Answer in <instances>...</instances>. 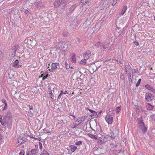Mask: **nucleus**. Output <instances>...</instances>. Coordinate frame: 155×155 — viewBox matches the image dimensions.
<instances>
[{
	"mask_svg": "<svg viewBox=\"0 0 155 155\" xmlns=\"http://www.w3.org/2000/svg\"><path fill=\"white\" fill-rule=\"evenodd\" d=\"M12 118L10 111L7 112V114L3 118L2 120L1 121V124L4 126V128L8 127L9 129L11 128L12 122Z\"/></svg>",
	"mask_w": 155,
	"mask_h": 155,
	"instance_id": "f257e3e1",
	"label": "nucleus"
},
{
	"mask_svg": "<svg viewBox=\"0 0 155 155\" xmlns=\"http://www.w3.org/2000/svg\"><path fill=\"white\" fill-rule=\"evenodd\" d=\"M109 111L110 112H111V114L110 115V114L109 112H108L107 114L105 117V119L106 121L108 124H112L113 120V117L112 116L114 114V110L113 108L109 109Z\"/></svg>",
	"mask_w": 155,
	"mask_h": 155,
	"instance_id": "f03ea898",
	"label": "nucleus"
},
{
	"mask_svg": "<svg viewBox=\"0 0 155 155\" xmlns=\"http://www.w3.org/2000/svg\"><path fill=\"white\" fill-rule=\"evenodd\" d=\"M139 125L138 126L139 129L141 130L143 133H145L147 130V128L144 125L143 122L142 121H140Z\"/></svg>",
	"mask_w": 155,
	"mask_h": 155,
	"instance_id": "7ed1b4c3",
	"label": "nucleus"
},
{
	"mask_svg": "<svg viewBox=\"0 0 155 155\" xmlns=\"http://www.w3.org/2000/svg\"><path fill=\"white\" fill-rule=\"evenodd\" d=\"M93 16V13L92 12H89L87 13L86 17V19L87 20V21L85 22L84 23H88V25H90V23L89 20L90 19H91Z\"/></svg>",
	"mask_w": 155,
	"mask_h": 155,
	"instance_id": "20e7f679",
	"label": "nucleus"
},
{
	"mask_svg": "<svg viewBox=\"0 0 155 155\" xmlns=\"http://www.w3.org/2000/svg\"><path fill=\"white\" fill-rule=\"evenodd\" d=\"M154 97V96L149 93H147L146 94L145 98L147 101L150 102Z\"/></svg>",
	"mask_w": 155,
	"mask_h": 155,
	"instance_id": "39448f33",
	"label": "nucleus"
},
{
	"mask_svg": "<svg viewBox=\"0 0 155 155\" xmlns=\"http://www.w3.org/2000/svg\"><path fill=\"white\" fill-rule=\"evenodd\" d=\"M59 64L58 63H52L51 65V68L50 69V71L51 72H53L54 71L55 69H56L58 66H59Z\"/></svg>",
	"mask_w": 155,
	"mask_h": 155,
	"instance_id": "423d86ee",
	"label": "nucleus"
},
{
	"mask_svg": "<svg viewBox=\"0 0 155 155\" xmlns=\"http://www.w3.org/2000/svg\"><path fill=\"white\" fill-rule=\"evenodd\" d=\"M38 148V145H35V149H31L30 152H29L31 155L36 154L38 152L37 151Z\"/></svg>",
	"mask_w": 155,
	"mask_h": 155,
	"instance_id": "0eeeda50",
	"label": "nucleus"
},
{
	"mask_svg": "<svg viewBox=\"0 0 155 155\" xmlns=\"http://www.w3.org/2000/svg\"><path fill=\"white\" fill-rule=\"evenodd\" d=\"M91 52L90 50L86 51L83 54L84 58L85 60L88 59L91 56Z\"/></svg>",
	"mask_w": 155,
	"mask_h": 155,
	"instance_id": "6e6552de",
	"label": "nucleus"
},
{
	"mask_svg": "<svg viewBox=\"0 0 155 155\" xmlns=\"http://www.w3.org/2000/svg\"><path fill=\"white\" fill-rule=\"evenodd\" d=\"M85 109L87 110H89V111L92 113L89 116V117L90 116L93 117H96V116L97 115V112H96L94 110L90 109L88 107H86Z\"/></svg>",
	"mask_w": 155,
	"mask_h": 155,
	"instance_id": "1a4fd4ad",
	"label": "nucleus"
},
{
	"mask_svg": "<svg viewBox=\"0 0 155 155\" xmlns=\"http://www.w3.org/2000/svg\"><path fill=\"white\" fill-rule=\"evenodd\" d=\"M70 46V44L68 42H66L64 44H62L61 46V48L64 51L67 50Z\"/></svg>",
	"mask_w": 155,
	"mask_h": 155,
	"instance_id": "9d476101",
	"label": "nucleus"
},
{
	"mask_svg": "<svg viewBox=\"0 0 155 155\" xmlns=\"http://www.w3.org/2000/svg\"><path fill=\"white\" fill-rule=\"evenodd\" d=\"M125 70L126 73L132 72V69L131 68V66L129 65H126L125 67Z\"/></svg>",
	"mask_w": 155,
	"mask_h": 155,
	"instance_id": "9b49d317",
	"label": "nucleus"
},
{
	"mask_svg": "<svg viewBox=\"0 0 155 155\" xmlns=\"http://www.w3.org/2000/svg\"><path fill=\"white\" fill-rule=\"evenodd\" d=\"M86 119V117L85 116H82L81 117L78 118L77 120L75 121L76 122H77L79 123V124H81L82 122L84 121Z\"/></svg>",
	"mask_w": 155,
	"mask_h": 155,
	"instance_id": "f8f14e48",
	"label": "nucleus"
},
{
	"mask_svg": "<svg viewBox=\"0 0 155 155\" xmlns=\"http://www.w3.org/2000/svg\"><path fill=\"white\" fill-rule=\"evenodd\" d=\"M61 0H55L54 3V6L55 7H58L60 6L61 4L63 3V2H62L61 1Z\"/></svg>",
	"mask_w": 155,
	"mask_h": 155,
	"instance_id": "ddd939ff",
	"label": "nucleus"
},
{
	"mask_svg": "<svg viewBox=\"0 0 155 155\" xmlns=\"http://www.w3.org/2000/svg\"><path fill=\"white\" fill-rule=\"evenodd\" d=\"M19 61L18 60H16L12 64L13 66L16 68H18L20 67L21 66V65H20L18 64Z\"/></svg>",
	"mask_w": 155,
	"mask_h": 155,
	"instance_id": "4468645a",
	"label": "nucleus"
},
{
	"mask_svg": "<svg viewBox=\"0 0 155 155\" xmlns=\"http://www.w3.org/2000/svg\"><path fill=\"white\" fill-rule=\"evenodd\" d=\"M48 76V74L46 72H44L43 74H41V77H43L42 80H44L46 78H47Z\"/></svg>",
	"mask_w": 155,
	"mask_h": 155,
	"instance_id": "2eb2a0df",
	"label": "nucleus"
},
{
	"mask_svg": "<svg viewBox=\"0 0 155 155\" xmlns=\"http://www.w3.org/2000/svg\"><path fill=\"white\" fill-rule=\"evenodd\" d=\"M48 91L49 93V94L50 95V96L51 99H52L53 100H54V94H53L52 91V90H51L50 88H48Z\"/></svg>",
	"mask_w": 155,
	"mask_h": 155,
	"instance_id": "dca6fc26",
	"label": "nucleus"
},
{
	"mask_svg": "<svg viewBox=\"0 0 155 155\" xmlns=\"http://www.w3.org/2000/svg\"><path fill=\"white\" fill-rule=\"evenodd\" d=\"M153 106L149 103L147 104L146 105V108L148 110H151L153 109Z\"/></svg>",
	"mask_w": 155,
	"mask_h": 155,
	"instance_id": "f3484780",
	"label": "nucleus"
},
{
	"mask_svg": "<svg viewBox=\"0 0 155 155\" xmlns=\"http://www.w3.org/2000/svg\"><path fill=\"white\" fill-rule=\"evenodd\" d=\"M71 61L73 63H75L76 62V58L75 54L74 53H73L72 54V55L71 57Z\"/></svg>",
	"mask_w": 155,
	"mask_h": 155,
	"instance_id": "a211bd4d",
	"label": "nucleus"
},
{
	"mask_svg": "<svg viewBox=\"0 0 155 155\" xmlns=\"http://www.w3.org/2000/svg\"><path fill=\"white\" fill-rule=\"evenodd\" d=\"M36 6L37 7V8L39 9L43 7L42 3L40 2H37L36 4Z\"/></svg>",
	"mask_w": 155,
	"mask_h": 155,
	"instance_id": "6ab92c4d",
	"label": "nucleus"
},
{
	"mask_svg": "<svg viewBox=\"0 0 155 155\" xmlns=\"http://www.w3.org/2000/svg\"><path fill=\"white\" fill-rule=\"evenodd\" d=\"M18 47V45H15L14 47H12V49L14 50L13 53L12 54H13L15 55V52Z\"/></svg>",
	"mask_w": 155,
	"mask_h": 155,
	"instance_id": "aec40b11",
	"label": "nucleus"
},
{
	"mask_svg": "<svg viewBox=\"0 0 155 155\" xmlns=\"http://www.w3.org/2000/svg\"><path fill=\"white\" fill-rule=\"evenodd\" d=\"M127 9V7L126 6H124L122 9L121 10V12L120 15H123L124 13Z\"/></svg>",
	"mask_w": 155,
	"mask_h": 155,
	"instance_id": "412c9836",
	"label": "nucleus"
},
{
	"mask_svg": "<svg viewBox=\"0 0 155 155\" xmlns=\"http://www.w3.org/2000/svg\"><path fill=\"white\" fill-rule=\"evenodd\" d=\"M76 7V5H72L69 8V12L70 13H72Z\"/></svg>",
	"mask_w": 155,
	"mask_h": 155,
	"instance_id": "4be33fe9",
	"label": "nucleus"
},
{
	"mask_svg": "<svg viewBox=\"0 0 155 155\" xmlns=\"http://www.w3.org/2000/svg\"><path fill=\"white\" fill-rule=\"evenodd\" d=\"M69 147L70 150L72 152H74L77 149V147L72 145L70 146Z\"/></svg>",
	"mask_w": 155,
	"mask_h": 155,
	"instance_id": "5701e85b",
	"label": "nucleus"
},
{
	"mask_svg": "<svg viewBox=\"0 0 155 155\" xmlns=\"http://www.w3.org/2000/svg\"><path fill=\"white\" fill-rule=\"evenodd\" d=\"M88 135L91 138L94 139H97V136L95 135H94L92 134L88 133Z\"/></svg>",
	"mask_w": 155,
	"mask_h": 155,
	"instance_id": "b1692460",
	"label": "nucleus"
},
{
	"mask_svg": "<svg viewBox=\"0 0 155 155\" xmlns=\"http://www.w3.org/2000/svg\"><path fill=\"white\" fill-rule=\"evenodd\" d=\"M24 141H24L23 139V138H21V137L18 138V143L19 144H21L23 143Z\"/></svg>",
	"mask_w": 155,
	"mask_h": 155,
	"instance_id": "393cba45",
	"label": "nucleus"
},
{
	"mask_svg": "<svg viewBox=\"0 0 155 155\" xmlns=\"http://www.w3.org/2000/svg\"><path fill=\"white\" fill-rule=\"evenodd\" d=\"M40 155H50L48 152L45 150H43Z\"/></svg>",
	"mask_w": 155,
	"mask_h": 155,
	"instance_id": "a878e982",
	"label": "nucleus"
},
{
	"mask_svg": "<svg viewBox=\"0 0 155 155\" xmlns=\"http://www.w3.org/2000/svg\"><path fill=\"white\" fill-rule=\"evenodd\" d=\"M68 93L67 92V91H65L64 92L62 91H61L60 94H59L58 97V98L59 99L60 98V97L61 95L62 94H68Z\"/></svg>",
	"mask_w": 155,
	"mask_h": 155,
	"instance_id": "bb28decb",
	"label": "nucleus"
},
{
	"mask_svg": "<svg viewBox=\"0 0 155 155\" xmlns=\"http://www.w3.org/2000/svg\"><path fill=\"white\" fill-rule=\"evenodd\" d=\"M87 60H85V59L84 58V60H82L80 61V63L81 64H82V65H84L86 63V61Z\"/></svg>",
	"mask_w": 155,
	"mask_h": 155,
	"instance_id": "cd10ccee",
	"label": "nucleus"
},
{
	"mask_svg": "<svg viewBox=\"0 0 155 155\" xmlns=\"http://www.w3.org/2000/svg\"><path fill=\"white\" fill-rule=\"evenodd\" d=\"M63 35L65 37L69 35V33L66 31H64L63 32Z\"/></svg>",
	"mask_w": 155,
	"mask_h": 155,
	"instance_id": "c85d7f7f",
	"label": "nucleus"
},
{
	"mask_svg": "<svg viewBox=\"0 0 155 155\" xmlns=\"http://www.w3.org/2000/svg\"><path fill=\"white\" fill-rule=\"evenodd\" d=\"M90 0H82L81 3L84 5H86L88 3Z\"/></svg>",
	"mask_w": 155,
	"mask_h": 155,
	"instance_id": "c756f323",
	"label": "nucleus"
},
{
	"mask_svg": "<svg viewBox=\"0 0 155 155\" xmlns=\"http://www.w3.org/2000/svg\"><path fill=\"white\" fill-rule=\"evenodd\" d=\"M145 87L146 89H147L150 91L152 88V87L150 85L148 84H147V85H145Z\"/></svg>",
	"mask_w": 155,
	"mask_h": 155,
	"instance_id": "7c9ffc66",
	"label": "nucleus"
},
{
	"mask_svg": "<svg viewBox=\"0 0 155 155\" xmlns=\"http://www.w3.org/2000/svg\"><path fill=\"white\" fill-rule=\"evenodd\" d=\"M101 45V43L100 42H97L95 45V46H96L97 48H99L100 47Z\"/></svg>",
	"mask_w": 155,
	"mask_h": 155,
	"instance_id": "2f4dec72",
	"label": "nucleus"
},
{
	"mask_svg": "<svg viewBox=\"0 0 155 155\" xmlns=\"http://www.w3.org/2000/svg\"><path fill=\"white\" fill-rule=\"evenodd\" d=\"M121 109V107L120 106L119 107H117L116 108V112L117 113H118L120 110Z\"/></svg>",
	"mask_w": 155,
	"mask_h": 155,
	"instance_id": "473e14b6",
	"label": "nucleus"
},
{
	"mask_svg": "<svg viewBox=\"0 0 155 155\" xmlns=\"http://www.w3.org/2000/svg\"><path fill=\"white\" fill-rule=\"evenodd\" d=\"M127 74L128 75V78H133V76H132V74H133V72L127 73Z\"/></svg>",
	"mask_w": 155,
	"mask_h": 155,
	"instance_id": "72a5a7b5",
	"label": "nucleus"
},
{
	"mask_svg": "<svg viewBox=\"0 0 155 155\" xmlns=\"http://www.w3.org/2000/svg\"><path fill=\"white\" fill-rule=\"evenodd\" d=\"M82 143V141H79L78 142H76L75 143V144L76 145L79 146L81 145Z\"/></svg>",
	"mask_w": 155,
	"mask_h": 155,
	"instance_id": "f704fd0d",
	"label": "nucleus"
},
{
	"mask_svg": "<svg viewBox=\"0 0 155 155\" xmlns=\"http://www.w3.org/2000/svg\"><path fill=\"white\" fill-rule=\"evenodd\" d=\"M141 81V79H140L138 80V81H137V83H136V86L137 87L138 86H139L140 84V82Z\"/></svg>",
	"mask_w": 155,
	"mask_h": 155,
	"instance_id": "c9c22d12",
	"label": "nucleus"
},
{
	"mask_svg": "<svg viewBox=\"0 0 155 155\" xmlns=\"http://www.w3.org/2000/svg\"><path fill=\"white\" fill-rule=\"evenodd\" d=\"M108 44L107 43L106 44H103V47L104 49H106L108 48Z\"/></svg>",
	"mask_w": 155,
	"mask_h": 155,
	"instance_id": "e433bc0d",
	"label": "nucleus"
},
{
	"mask_svg": "<svg viewBox=\"0 0 155 155\" xmlns=\"http://www.w3.org/2000/svg\"><path fill=\"white\" fill-rule=\"evenodd\" d=\"M65 68L67 69H68L70 68L69 65L67 63L66 61L65 62Z\"/></svg>",
	"mask_w": 155,
	"mask_h": 155,
	"instance_id": "4c0bfd02",
	"label": "nucleus"
},
{
	"mask_svg": "<svg viewBox=\"0 0 155 155\" xmlns=\"http://www.w3.org/2000/svg\"><path fill=\"white\" fill-rule=\"evenodd\" d=\"M19 155H25V152L24 150H21L19 154Z\"/></svg>",
	"mask_w": 155,
	"mask_h": 155,
	"instance_id": "58836bf2",
	"label": "nucleus"
},
{
	"mask_svg": "<svg viewBox=\"0 0 155 155\" xmlns=\"http://www.w3.org/2000/svg\"><path fill=\"white\" fill-rule=\"evenodd\" d=\"M119 0H113L112 2V5H114Z\"/></svg>",
	"mask_w": 155,
	"mask_h": 155,
	"instance_id": "ea45409f",
	"label": "nucleus"
},
{
	"mask_svg": "<svg viewBox=\"0 0 155 155\" xmlns=\"http://www.w3.org/2000/svg\"><path fill=\"white\" fill-rule=\"evenodd\" d=\"M5 104V106L4 107V108L2 109V110H6L7 108V104Z\"/></svg>",
	"mask_w": 155,
	"mask_h": 155,
	"instance_id": "a19ab883",
	"label": "nucleus"
},
{
	"mask_svg": "<svg viewBox=\"0 0 155 155\" xmlns=\"http://www.w3.org/2000/svg\"><path fill=\"white\" fill-rule=\"evenodd\" d=\"M134 71L135 73L137 74L139 73L138 69L137 68L134 69Z\"/></svg>",
	"mask_w": 155,
	"mask_h": 155,
	"instance_id": "79ce46f5",
	"label": "nucleus"
},
{
	"mask_svg": "<svg viewBox=\"0 0 155 155\" xmlns=\"http://www.w3.org/2000/svg\"><path fill=\"white\" fill-rule=\"evenodd\" d=\"M133 43L137 46L139 45V43L137 41H134Z\"/></svg>",
	"mask_w": 155,
	"mask_h": 155,
	"instance_id": "37998d69",
	"label": "nucleus"
},
{
	"mask_svg": "<svg viewBox=\"0 0 155 155\" xmlns=\"http://www.w3.org/2000/svg\"><path fill=\"white\" fill-rule=\"evenodd\" d=\"M120 78L122 80H123L124 78V76L123 74L120 75Z\"/></svg>",
	"mask_w": 155,
	"mask_h": 155,
	"instance_id": "c03bdc74",
	"label": "nucleus"
},
{
	"mask_svg": "<svg viewBox=\"0 0 155 155\" xmlns=\"http://www.w3.org/2000/svg\"><path fill=\"white\" fill-rule=\"evenodd\" d=\"M28 107H29L30 110H33V105H28Z\"/></svg>",
	"mask_w": 155,
	"mask_h": 155,
	"instance_id": "a18cd8bd",
	"label": "nucleus"
},
{
	"mask_svg": "<svg viewBox=\"0 0 155 155\" xmlns=\"http://www.w3.org/2000/svg\"><path fill=\"white\" fill-rule=\"evenodd\" d=\"M2 103H3L4 104H7L6 102L4 99H2Z\"/></svg>",
	"mask_w": 155,
	"mask_h": 155,
	"instance_id": "49530a36",
	"label": "nucleus"
},
{
	"mask_svg": "<svg viewBox=\"0 0 155 155\" xmlns=\"http://www.w3.org/2000/svg\"><path fill=\"white\" fill-rule=\"evenodd\" d=\"M150 91H152L153 93L155 94V89L153 88V87L150 90Z\"/></svg>",
	"mask_w": 155,
	"mask_h": 155,
	"instance_id": "de8ad7c7",
	"label": "nucleus"
},
{
	"mask_svg": "<svg viewBox=\"0 0 155 155\" xmlns=\"http://www.w3.org/2000/svg\"><path fill=\"white\" fill-rule=\"evenodd\" d=\"M39 146L40 148V149H41L42 148V143L40 142H39Z\"/></svg>",
	"mask_w": 155,
	"mask_h": 155,
	"instance_id": "09e8293b",
	"label": "nucleus"
},
{
	"mask_svg": "<svg viewBox=\"0 0 155 155\" xmlns=\"http://www.w3.org/2000/svg\"><path fill=\"white\" fill-rule=\"evenodd\" d=\"M112 134H111L110 136L112 138H114L116 137V135L114 134L113 131Z\"/></svg>",
	"mask_w": 155,
	"mask_h": 155,
	"instance_id": "8fccbe9b",
	"label": "nucleus"
},
{
	"mask_svg": "<svg viewBox=\"0 0 155 155\" xmlns=\"http://www.w3.org/2000/svg\"><path fill=\"white\" fill-rule=\"evenodd\" d=\"M102 112V111H100L98 114L97 113V115L96 116L97 117H99V115L101 114Z\"/></svg>",
	"mask_w": 155,
	"mask_h": 155,
	"instance_id": "3c124183",
	"label": "nucleus"
},
{
	"mask_svg": "<svg viewBox=\"0 0 155 155\" xmlns=\"http://www.w3.org/2000/svg\"><path fill=\"white\" fill-rule=\"evenodd\" d=\"M26 15H28V10L25 9L24 11Z\"/></svg>",
	"mask_w": 155,
	"mask_h": 155,
	"instance_id": "603ef678",
	"label": "nucleus"
},
{
	"mask_svg": "<svg viewBox=\"0 0 155 155\" xmlns=\"http://www.w3.org/2000/svg\"><path fill=\"white\" fill-rule=\"evenodd\" d=\"M152 117V119L155 121V115L153 114V115Z\"/></svg>",
	"mask_w": 155,
	"mask_h": 155,
	"instance_id": "864d4df0",
	"label": "nucleus"
},
{
	"mask_svg": "<svg viewBox=\"0 0 155 155\" xmlns=\"http://www.w3.org/2000/svg\"><path fill=\"white\" fill-rule=\"evenodd\" d=\"M132 78H128L129 81L130 82H132Z\"/></svg>",
	"mask_w": 155,
	"mask_h": 155,
	"instance_id": "5fc2aeb1",
	"label": "nucleus"
},
{
	"mask_svg": "<svg viewBox=\"0 0 155 155\" xmlns=\"http://www.w3.org/2000/svg\"><path fill=\"white\" fill-rule=\"evenodd\" d=\"M64 8H61L60 9V10L61 12H63L64 10Z\"/></svg>",
	"mask_w": 155,
	"mask_h": 155,
	"instance_id": "6e6d98bb",
	"label": "nucleus"
},
{
	"mask_svg": "<svg viewBox=\"0 0 155 155\" xmlns=\"http://www.w3.org/2000/svg\"><path fill=\"white\" fill-rule=\"evenodd\" d=\"M79 124H75L74 126L73 127V128H75L76 127L78 126V125Z\"/></svg>",
	"mask_w": 155,
	"mask_h": 155,
	"instance_id": "4d7b16f0",
	"label": "nucleus"
},
{
	"mask_svg": "<svg viewBox=\"0 0 155 155\" xmlns=\"http://www.w3.org/2000/svg\"><path fill=\"white\" fill-rule=\"evenodd\" d=\"M61 71L64 73L65 72V71L64 70V69H63V68H61Z\"/></svg>",
	"mask_w": 155,
	"mask_h": 155,
	"instance_id": "13d9d810",
	"label": "nucleus"
},
{
	"mask_svg": "<svg viewBox=\"0 0 155 155\" xmlns=\"http://www.w3.org/2000/svg\"><path fill=\"white\" fill-rule=\"evenodd\" d=\"M3 119L2 117V116L0 115V122L1 123V121Z\"/></svg>",
	"mask_w": 155,
	"mask_h": 155,
	"instance_id": "bf43d9fd",
	"label": "nucleus"
},
{
	"mask_svg": "<svg viewBox=\"0 0 155 155\" xmlns=\"http://www.w3.org/2000/svg\"><path fill=\"white\" fill-rule=\"evenodd\" d=\"M72 71H73L72 70H69V71H68V73H72Z\"/></svg>",
	"mask_w": 155,
	"mask_h": 155,
	"instance_id": "052dcab7",
	"label": "nucleus"
},
{
	"mask_svg": "<svg viewBox=\"0 0 155 155\" xmlns=\"http://www.w3.org/2000/svg\"><path fill=\"white\" fill-rule=\"evenodd\" d=\"M95 130H94L92 129V130L91 131V133L93 134L95 132Z\"/></svg>",
	"mask_w": 155,
	"mask_h": 155,
	"instance_id": "680f3d73",
	"label": "nucleus"
},
{
	"mask_svg": "<svg viewBox=\"0 0 155 155\" xmlns=\"http://www.w3.org/2000/svg\"><path fill=\"white\" fill-rule=\"evenodd\" d=\"M122 32V31H120L118 32L119 33V35H120Z\"/></svg>",
	"mask_w": 155,
	"mask_h": 155,
	"instance_id": "e2e57ef3",
	"label": "nucleus"
},
{
	"mask_svg": "<svg viewBox=\"0 0 155 155\" xmlns=\"http://www.w3.org/2000/svg\"><path fill=\"white\" fill-rule=\"evenodd\" d=\"M0 54L1 56H2L3 53L2 51H0Z\"/></svg>",
	"mask_w": 155,
	"mask_h": 155,
	"instance_id": "0e129e2a",
	"label": "nucleus"
},
{
	"mask_svg": "<svg viewBox=\"0 0 155 155\" xmlns=\"http://www.w3.org/2000/svg\"><path fill=\"white\" fill-rule=\"evenodd\" d=\"M77 39H78V41H79V42H81V40L79 38H77Z\"/></svg>",
	"mask_w": 155,
	"mask_h": 155,
	"instance_id": "69168bd1",
	"label": "nucleus"
},
{
	"mask_svg": "<svg viewBox=\"0 0 155 155\" xmlns=\"http://www.w3.org/2000/svg\"><path fill=\"white\" fill-rule=\"evenodd\" d=\"M71 116L73 117H74V118H75V117L74 116V115H71Z\"/></svg>",
	"mask_w": 155,
	"mask_h": 155,
	"instance_id": "338daca9",
	"label": "nucleus"
},
{
	"mask_svg": "<svg viewBox=\"0 0 155 155\" xmlns=\"http://www.w3.org/2000/svg\"><path fill=\"white\" fill-rule=\"evenodd\" d=\"M70 68H71V69L73 68V67H70Z\"/></svg>",
	"mask_w": 155,
	"mask_h": 155,
	"instance_id": "774afa93",
	"label": "nucleus"
}]
</instances>
